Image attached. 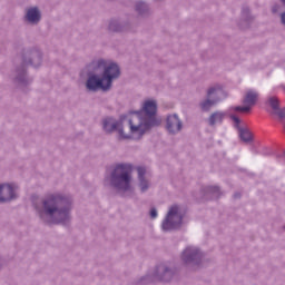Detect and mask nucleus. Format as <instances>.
I'll use <instances>...</instances> for the list:
<instances>
[{
	"mask_svg": "<svg viewBox=\"0 0 285 285\" xmlns=\"http://www.w3.org/2000/svg\"><path fill=\"white\" fill-rule=\"evenodd\" d=\"M33 208L38 217L47 224H67L72 212V198L61 193L49 194L35 203Z\"/></svg>",
	"mask_w": 285,
	"mask_h": 285,
	"instance_id": "nucleus-1",
	"label": "nucleus"
},
{
	"mask_svg": "<svg viewBox=\"0 0 285 285\" xmlns=\"http://www.w3.org/2000/svg\"><path fill=\"white\" fill-rule=\"evenodd\" d=\"M86 88L89 92H108L112 88V81L121 77L119 65L112 60L102 58L91 61L86 67Z\"/></svg>",
	"mask_w": 285,
	"mask_h": 285,
	"instance_id": "nucleus-2",
	"label": "nucleus"
},
{
	"mask_svg": "<svg viewBox=\"0 0 285 285\" xmlns=\"http://www.w3.org/2000/svg\"><path fill=\"white\" fill-rule=\"evenodd\" d=\"M160 119H157V100H145L139 111L128 112V128L132 139H141L150 128L159 126Z\"/></svg>",
	"mask_w": 285,
	"mask_h": 285,
	"instance_id": "nucleus-3",
	"label": "nucleus"
},
{
	"mask_svg": "<svg viewBox=\"0 0 285 285\" xmlns=\"http://www.w3.org/2000/svg\"><path fill=\"white\" fill-rule=\"evenodd\" d=\"M130 170H132V165L118 164L110 176L106 178L109 180L111 188L119 195H122V197L132 195V176L130 175Z\"/></svg>",
	"mask_w": 285,
	"mask_h": 285,
	"instance_id": "nucleus-4",
	"label": "nucleus"
},
{
	"mask_svg": "<svg viewBox=\"0 0 285 285\" xmlns=\"http://www.w3.org/2000/svg\"><path fill=\"white\" fill-rule=\"evenodd\" d=\"M124 126H128V114L120 116V119L112 117H106L102 119V130L107 135H112V132H118L119 139H132V134H126L124 131Z\"/></svg>",
	"mask_w": 285,
	"mask_h": 285,
	"instance_id": "nucleus-5",
	"label": "nucleus"
},
{
	"mask_svg": "<svg viewBox=\"0 0 285 285\" xmlns=\"http://www.w3.org/2000/svg\"><path fill=\"white\" fill-rule=\"evenodd\" d=\"M31 57L29 60L28 58H23V66L20 69H17L16 81L20 86H28L32 81V79L28 78L26 73V66H32L33 68H39L41 66V51L39 50H31L28 53Z\"/></svg>",
	"mask_w": 285,
	"mask_h": 285,
	"instance_id": "nucleus-6",
	"label": "nucleus"
},
{
	"mask_svg": "<svg viewBox=\"0 0 285 285\" xmlns=\"http://www.w3.org/2000/svg\"><path fill=\"white\" fill-rule=\"evenodd\" d=\"M184 220V210L179 205H173L163 220L161 228L165 233L170 230H177L181 227V222Z\"/></svg>",
	"mask_w": 285,
	"mask_h": 285,
	"instance_id": "nucleus-7",
	"label": "nucleus"
},
{
	"mask_svg": "<svg viewBox=\"0 0 285 285\" xmlns=\"http://www.w3.org/2000/svg\"><path fill=\"white\" fill-rule=\"evenodd\" d=\"M175 277V269L168 263L157 265L153 274L144 276L141 284H150V282H170Z\"/></svg>",
	"mask_w": 285,
	"mask_h": 285,
	"instance_id": "nucleus-8",
	"label": "nucleus"
},
{
	"mask_svg": "<svg viewBox=\"0 0 285 285\" xmlns=\"http://www.w3.org/2000/svg\"><path fill=\"white\" fill-rule=\"evenodd\" d=\"M180 259L186 266H202V262H204V253L196 246H187L181 253Z\"/></svg>",
	"mask_w": 285,
	"mask_h": 285,
	"instance_id": "nucleus-9",
	"label": "nucleus"
},
{
	"mask_svg": "<svg viewBox=\"0 0 285 285\" xmlns=\"http://www.w3.org/2000/svg\"><path fill=\"white\" fill-rule=\"evenodd\" d=\"M258 98L259 94L257 91L253 89L248 90L243 99L244 106L229 107V115H235L236 112H250L253 106L257 104Z\"/></svg>",
	"mask_w": 285,
	"mask_h": 285,
	"instance_id": "nucleus-10",
	"label": "nucleus"
},
{
	"mask_svg": "<svg viewBox=\"0 0 285 285\" xmlns=\"http://www.w3.org/2000/svg\"><path fill=\"white\" fill-rule=\"evenodd\" d=\"M19 198V185L17 183L0 184V204H8Z\"/></svg>",
	"mask_w": 285,
	"mask_h": 285,
	"instance_id": "nucleus-11",
	"label": "nucleus"
},
{
	"mask_svg": "<svg viewBox=\"0 0 285 285\" xmlns=\"http://www.w3.org/2000/svg\"><path fill=\"white\" fill-rule=\"evenodd\" d=\"M137 179H138V188L140 193H148L150 188L153 187V180L150 178V173H148V169L146 167H137Z\"/></svg>",
	"mask_w": 285,
	"mask_h": 285,
	"instance_id": "nucleus-12",
	"label": "nucleus"
},
{
	"mask_svg": "<svg viewBox=\"0 0 285 285\" xmlns=\"http://www.w3.org/2000/svg\"><path fill=\"white\" fill-rule=\"evenodd\" d=\"M166 128L170 135H178V132H181L184 124L181 122V119H179V116H177V114H173L167 117Z\"/></svg>",
	"mask_w": 285,
	"mask_h": 285,
	"instance_id": "nucleus-13",
	"label": "nucleus"
},
{
	"mask_svg": "<svg viewBox=\"0 0 285 285\" xmlns=\"http://www.w3.org/2000/svg\"><path fill=\"white\" fill-rule=\"evenodd\" d=\"M230 119L234 121L235 128H237L238 130V137L240 138V140L244 141L245 144H248V141H253V135L250 134V130L246 128H242L239 126V124H242V120H239V117H237V115L235 114H232Z\"/></svg>",
	"mask_w": 285,
	"mask_h": 285,
	"instance_id": "nucleus-14",
	"label": "nucleus"
},
{
	"mask_svg": "<svg viewBox=\"0 0 285 285\" xmlns=\"http://www.w3.org/2000/svg\"><path fill=\"white\" fill-rule=\"evenodd\" d=\"M207 97H209V99H213L215 102L219 104V101H224V99H226L228 95L226 94L222 85H214L208 88Z\"/></svg>",
	"mask_w": 285,
	"mask_h": 285,
	"instance_id": "nucleus-15",
	"label": "nucleus"
},
{
	"mask_svg": "<svg viewBox=\"0 0 285 285\" xmlns=\"http://www.w3.org/2000/svg\"><path fill=\"white\" fill-rule=\"evenodd\" d=\"M108 28L110 32H130V22L121 19H111Z\"/></svg>",
	"mask_w": 285,
	"mask_h": 285,
	"instance_id": "nucleus-16",
	"label": "nucleus"
},
{
	"mask_svg": "<svg viewBox=\"0 0 285 285\" xmlns=\"http://www.w3.org/2000/svg\"><path fill=\"white\" fill-rule=\"evenodd\" d=\"M24 20L31 26H37L41 21V10L38 7H30L26 10Z\"/></svg>",
	"mask_w": 285,
	"mask_h": 285,
	"instance_id": "nucleus-17",
	"label": "nucleus"
},
{
	"mask_svg": "<svg viewBox=\"0 0 285 285\" xmlns=\"http://www.w3.org/2000/svg\"><path fill=\"white\" fill-rule=\"evenodd\" d=\"M230 108L227 109V111H215L213 112L208 118L209 126H219V124L224 122V119H226V116L229 115L230 117Z\"/></svg>",
	"mask_w": 285,
	"mask_h": 285,
	"instance_id": "nucleus-18",
	"label": "nucleus"
},
{
	"mask_svg": "<svg viewBox=\"0 0 285 285\" xmlns=\"http://www.w3.org/2000/svg\"><path fill=\"white\" fill-rule=\"evenodd\" d=\"M135 10L139 17H148V14H150V6H148V2L144 0L135 1Z\"/></svg>",
	"mask_w": 285,
	"mask_h": 285,
	"instance_id": "nucleus-19",
	"label": "nucleus"
},
{
	"mask_svg": "<svg viewBox=\"0 0 285 285\" xmlns=\"http://www.w3.org/2000/svg\"><path fill=\"white\" fill-rule=\"evenodd\" d=\"M253 14H250V9L248 7H243L242 9V23L240 28H248V24L253 20Z\"/></svg>",
	"mask_w": 285,
	"mask_h": 285,
	"instance_id": "nucleus-20",
	"label": "nucleus"
},
{
	"mask_svg": "<svg viewBox=\"0 0 285 285\" xmlns=\"http://www.w3.org/2000/svg\"><path fill=\"white\" fill-rule=\"evenodd\" d=\"M199 106L204 112H208L213 106H217V102L207 96L205 100L200 101Z\"/></svg>",
	"mask_w": 285,
	"mask_h": 285,
	"instance_id": "nucleus-21",
	"label": "nucleus"
},
{
	"mask_svg": "<svg viewBox=\"0 0 285 285\" xmlns=\"http://www.w3.org/2000/svg\"><path fill=\"white\" fill-rule=\"evenodd\" d=\"M205 197L212 195V197H219V188L217 186H207L203 189Z\"/></svg>",
	"mask_w": 285,
	"mask_h": 285,
	"instance_id": "nucleus-22",
	"label": "nucleus"
},
{
	"mask_svg": "<svg viewBox=\"0 0 285 285\" xmlns=\"http://www.w3.org/2000/svg\"><path fill=\"white\" fill-rule=\"evenodd\" d=\"M284 6L282 2H274L271 7V11L273 14H279L282 16V12H284Z\"/></svg>",
	"mask_w": 285,
	"mask_h": 285,
	"instance_id": "nucleus-23",
	"label": "nucleus"
},
{
	"mask_svg": "<svg viewBox=\"0 0 285 285\" xmlns=\"http://www.w3.org/2000/svg\"><path fill=\"white\" fill-rule=\"evenodd\" d=\"M150 218L151 219H157V217H158V214H157V208H155V207H153L151 209H150Z\"/></svg>",
	"mask_w": 285,
	"mask_h": 285,
	"instance_id": "nucleus-24",
	"label": "nucleus"
}]
</instances>
